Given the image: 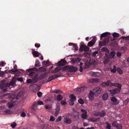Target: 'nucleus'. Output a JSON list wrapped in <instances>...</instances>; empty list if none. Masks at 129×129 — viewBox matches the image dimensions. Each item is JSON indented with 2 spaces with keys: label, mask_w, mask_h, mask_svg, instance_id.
I'll use <instances>...</instances> for the list:
<instances>
[{
  "label": "nucleus",
  "mask_w": 129,
  "mask_h": 129,
  "mask_svg": "<svg viewBox=\"0 0 129 129\" xmlns=\"http://www.w3.org/2000/svg\"><path fill=\"white\" fill-rule=\"evenodd\" d=\"M38 71V69L35 68H30L26 70V71L27 72H30L29 74V76H30L32 78L33 76L35 73V72L34 71L37 72Z\"/></svg>",
  "instance_id": "obj_1"
},
{
  "label": "nucleus",
  "mask_w": 129,
  "mask_h": 129,
  "mask_svg": "<svg viewBox=\"0 0 129 129\" xmlns=\"http://www.w3.org/2000/svg\"><path fill=\"white\" fill-rule=\"evenodd\" d=\"M117 88L112 90H109L111 95L112 96H113L116 94L119 93L120 92V90Z\"/></svg>",
  "instance_id": "obj_2"
},
{
  "label": "nucleus",
  "mask_w": 129,
  "mask_h": 129,
  "mask_svg": "<svg viewBox=\"0 0 129 129\" xmlns=\"http://www.w3.org/2000/svg\"><path fill=\"white\" fill-rule=\"evenodd\" d=\"M102 89L99 87H98L94 88L93 91L96 96H98L101 92Z\"/></svg>",
  "instance_id": "obj_3"
},
{
  "label": "nucleus",
  "mask_w": 129,
  "mask_h": 129,
  "mask_svg": "<svg viewBox=\"0 0 129 129\" xmlns=\"http://www.w3.org/2000/svg\"><path fill=\"white\" fill-rule=\"evenodd\" d=\"M89 50V48L85 44L81 45L79 48V50L81 51H87Z\"/></svg>",
  "instance_id": "obj_4"
},
{
  "label": "nucleus",
  "mask_w": 129,
  "mask_h": 129,
  "mask_svg": "<svg viewBox=\"0 0 129 129\" xmlns=\"http://www.w3.org/2000/svg\"><path fill=\"white\" fill-rule=\"evenodd\" d=\"M109 38L108 37L105 38L103 41L101 42L100 41L99 42V45L101 46L105 45L106 44L108 43L109 41Z\"/></svg>",
  "instance_id": "obj_5"
},
{
  "label": "nucleus",
  "mask_w": 129,
  "mask_h": 129,
  "mask_svg": "<svg viewBox=\"0 0 129 129\" xmlns=\"http://www.w3.org/2000/svg\"><path fill=\"white\" fill-rule=\"evenodd\" d=\"M16 79H15V77H13L12 78V80L9 83H7V86H13L16 84Z\"/></svg>",
  "instance_id": "obj_6"
},
{
  "label": "nucleus",
  "mask_w": 129,
  "mask_h": 129,
  "mask_svg": "<svg viewBox=\"0 0 129 129\" xmlns=\"http://www.w3.org/2000/svg\"><path fill=\"white\" fill-rule=\"evenodd\" d=\"M37 103L36 102H35L33 104V105L31 107V111L32 113L35 114V111L37 109Z\"/></svg>",
  "instance_id": "obj_7"
},
{
  "label": "nucleus",
  "mask_w": 129,
  "mask_h": 129,
  "mask_svg": "<svg viewBox=\"0 0 129 129\" xmlns=\"http://www.w3.org/2000/svg\"><path fill=\"white\" fill-rule=\"evenodd\" d=\"M96 40V37H94L91 41H90L88 43L87 45L89 47L92 46L94 44Z\"/></svg>",
  "instance_id": "obj_8"
},
{
  "label": "nucleus",
  "mask_w": 129,
  "mask_h": 129,
  "mask_svg": "<svg viewBox=\"0 0 129 129\" xmlns=\"http://www.w3.org/2000/svg\"><path fill=\"white\" fill-rule=\"evenodd\" d=\"M121 84L118 83H110V86H114L117 87V89H121Z\"/></svg>",
  "instance_id": "obj_9"
},
{
  "label": "nucleus",
  "mask_w": 129,
  "mask_h": 129,
  "mask_svg": "<svg viewBox=\"0 0 129 129\" xmlns=\"http://www.w3.org/2000/svg\"><path fill=\"white\" fill-rule=\"evenodd\" d=\"M68 70L70 72H74L77 71V68L76 67L73 66H69Z\"/></svg>",
  "instance_id": "obj_10"
},
{
  "label": "nucleus",
  "mask_w": 129,
  "mask_h": 129,
  "mask_svg": "<svg viewBox=\"0 0 129 129\" xmlns=\"http://www.w3.org/2000/svg\"><path fill=\"white\" fill-rule=\"evenodd\" d=\"M110 83H111V80H108L107 81V82H103L101 84V85L103 87H106V86H110Z\"/></svg>",
  "instance_id": "obj_11"
},
{
  "label": "nucleus",
  "mask_w": 129,
  "mask_h": 129,
  "mask_svg": "<svg viewBox=\"0 0 129 129\" xmlns=\"http://www.w3.org/2000/svg\"><path fill=\"white\" fill-rule=\"evenodd\" d=\"M110 99L111 101L113 102V105H117L119 104V102H118L117 99L115 97H112Z\"/></svg>",
  "instance_id": "obj_12"
},
{
  "label": "nucleus",
  "mask_w": 129,
  "mask_h": 129,
  "mask_svg": "<svg viewBox=\"0 0 129 129\" xmlns=\"http://www.w3.org/2000/svg\"><path fill=\"white\" fill-rule=\"evenodd\" d=\"M63 117L64 122L69 124H70L72 123V120L70 118H67L66 116H64Z\"/></svg>",
  "instance_id": "obj_13"
},
{
  "label": "nucleus",
  "mask_w": 129,
  "mask_h": 129,
  "mask_svg": "<svg viewBox=\"0 0 129 129\" xmlns=\"http://www.w3.org/2000/svg\"><path fill=\"white\" fill-rule=\"evenodd\" d=\"M67 62L64 59H62L61 61H58V65L59 66H63L65 65L66 63Z\"/></svg>",
  "instance_id": "obj_14"
},
{
  "label": "nucleus",
  "mask_w": 129,
  "mask_h": 129,
  "mask_svg": "<svg viewBox=\"0 0 129 129\" xmlns=\"http://www.w3.org/2000/svg\"><path fill=\"white\" fill-rule=\"evenodd\" d=\"M110 60V58L108 56V55L107 54H105V59L103 61L104 63V64L107 63Z\"/></svg>",
  "instance_id": "obj_15"
},
{
  "label": "nucleus",
  "mask_w": 129,
  "mask_h": 129,
  "mask_svg": "<svg viewBox=\"0 0 129 129\" xmlns=\"http://www.w3.org/2000/svg\"><path fill=\"white\" fill-rule=\"evenodd\" d=\"M94 93L92 91H90L88 96L90 100H92L94 99Z\"/></svg>",
  "instance_id": "obj_16"
},
{
  "label": "nucleus",
  "mask_w": 129,
  "mask_h": 129,
  "mask_svg": "<svg viewBox=\"0 0 129 129\" xmlns=\"http://www.w3.org/2000/svg\"><path fill=\"white\" fill-rule=\"evenodd\" d=\"M17 66L15 65L14 66V69H12L11 70H9V72L11 73H12V72H18V73H19V72L18 71L17 69Z\"/></svg>",
  "instance_id": "obj_17"
},
{
  "label": "nucleus",
  "mask_w": 129,
  "mask_h": 129,
  "mask_svg": "<svg viewBox=\"0 0 129 129\" xmlns=\"http://www.w3.org/2000/svg\"><path fill=\"white\" fill-rule=\"evenodd\" d=\"M73 117L74 118L75 120H77L79 118V114L78 112H75L73 115Z\"/></svg>",
  "instance_id": "obj_18"
},
{
  "label": "nucleus",
  "mask_w": 129,
  "mask_h": 129,
  "mask_svg": "<svg viewBox=\"0 0 129 129\" xmlns=\"http://www.w3.org/2000/svg\"><path fill=\"white\" fill-rule=\"evenodd\" d=\"M86 88L84 86L78 88L77 90V93H79L80 92L84 91Z\"/></svg>",
  "instance_id": "obj_19"
},
{
  "label": "nucleus",
  "mask_w": 129,
  "mask_h": 129,
  "mask_svg": "<svg viewBox=\"0 0 129 129\" xmlns=\"http://www.w3.org/2000/svg\"><path fill=\"white\" fill-rule=\"evenodd\" d=\"M38 76V75L37 74H35L32 78V80L34 83L37 81Z\"/></svg>",
  "instance_id": "obj_20"
},
{
  "label": "nucleus",
  "mask_w": 129,
  "mask_h": 129,
  "mask_svg": "<svg viewBox=\"0 0 129 129\" xmlns=\"http://www.w3.org/2000/svg\"><path fill=\"white\" fill-rule=\"evenodd\" d=\"M52 92L56 94H61L63 93V92L59 89H55L52 91Z\"/></svg>",
  "instance_id": "obj_21"
},
{
  "label": "nucleus",
  "mask_w": 129,
  "mask_h": 129,
  "mask_svg": "<svg viewBox=\"0 0 129 129\" xmlns=\"http://www.w3.org/2000/svg\"><path fill=\"white\" fill-rule=\"evenodd\" d=\"M110 33L108 32H105L102 34L101 36L100 40L102 39V38L105 37L107 35H110Z\"/></svg>",
  "instance_id": "obj_22"
},
{
  "label": "nucleus",
  "mask_w": 129,
  "mask_h": 129,
  "mask_svg": "<svg viewBox=\"0 0 129 129\" xmlns=\"http://www.w3.org/2000/svg\"><path fill=\"white\" fill-rule=\"evenodd\" d=\"M70 98L71 99H70V101H75L76 100V96L73 94H71L70 95Z\"/></svg>",
  "instance_id": "obj_23"
},
{
  "label": "nucleus",
  "mask_w": 129,
  "mask_h": 129,
  "mask_svg": "<svg viewBox=\"0 0 129 129\" xmlns=\"http://www.w3.org/2000/svg\"><path fill=\"white\" fill-rule=\"evenodd\" d=\"M61 70V68L60 67H57L56 68L54 71L52 72V73L53 74H55L58 72H59Z\"/></svg>",
  "instance_id": "obj_24"
},
{
  "label": "nucleus",
  "mask_w": 129,
  "mask_h": 129,
  "mask_svg": "<svg viewBox=\"0 0 129 129\" xmlns=\"http://www.w3.org/2000/svg\"><path fill=\"white\" fill-rule=\"evenodd\" d=\"M42 64L46 65L47 66H48L51 63L49 62V61L48 60L47 61H43L42 62Z\"/></svg>",
  "instance_id": "obj_25"
},
{
  "label": "nucleus",
  "mask_w": 129,
  "mask_h": 129,
  "mask_svg": "<svg viewBox=\"0 0 129 129\" xmlns=\"http://www.w3.org/2000/svg\"><path fill=\"white\" fill-rule=\"evenodd\" d=\"M99 80L98 79H90L89 81L90 82H95L98 83L99 81Z\"/></svg>",
  "instance_id": "obj_26"
},
{
  "label": "nucleus",
  "mask_w": 129,
  "mask_h": 129,
  "mask_svg": "<svg viewBox=\"0 0 129 129\" xmlns=\"http://www.w3.org/2000/svg\"><path fill=\"white\" fill-rule=\"evenodd\" d=\"M39 121L41 120L43 122V120L46 119L45 117L41 115H39L37 117Z\"/></svg>",
  "instance_id": "obj_27"
},
{
  "label": "nucleus",
  "mask_w": 129,
  "mask_h": 129,
  "mask_svg": "<svg viewBox=\"0 0 129 129\" xmlns=\"http://www.w3.org/2000/svg\"><path fill=\"white\" fill-rule=\"evenodd\" d=\"M34 56L35 57H38L39 56V52L37 51H35L32 52Z\"/></svg>",
  "instance_id": "obj_28"
},
{
  "label": "nucleus",
  "mask_w": 129,
  "mask_h": 129,
  "mask_svg": "<svg viewBox=\"0 0 129 129\" xmlns=\"http://www.w3.org/2000/svg\"><path fill=\"white\" fill-rule=\"evenodd\" d=\"M46 73H45L43 74H41L40 75L39 78H41V79L45 78L47 75Z\"/></svg>",
  "instance_id": "obj_29"
},
{
  "label": "nucleus",
  "mask_w": 129,
  "mask_h": 129,
  "mask_svg": "<svg viewBox=\"0 0 129 129\" xmlns=\"http://www.w3.org/2000/svg\"><path fill=\"white\" fill-rule=\"evenodd\" d=\"M100 116L101 117H104L106 114L105 111L104 110H103L101 112H100Z\"/></svg>",
  "instance_id": "obj_30"
},
{
  "label": "nucleus",
  "mask_w": 129,
  "mask_h": 129,
  "mask_svg": "<svg viewBox=\"0 0 129 129\" xmlns=\"http://www.w3.org/2000/svg\"><path fill=\"white\" fill-rule=\"evenodd\" d=\"M98 52L97 51H95L94 52H92L91 54L92 57H94L96 56V55H98Z\"/></svg>",
  "instance_id": "obj_31"
},
{
  "label": "nucleus",
  "mask_w": 129,
  "mask_h": 129,
  "mask_svg": "<svg viewBox=\"0 0 129 129\" xmlns=\"http://www.w3.org/2000/svg\"><path fill=\"white\" fill-rule=\"evenodd\" d=\"M33 86L36 90L38 91H39L40 90V87L39 86L36 84H35Z\"/></svg>",
  "instance_id": "obj_32"
},
{
  "label": "nucleus",
  "mask_w": 129,
  "mask_h": 129,
  "mask_svg": "<svg viewBox=\"0 0 129 129\" xmlns=\"http://www.w3.org/2000/svg\"><path fill=\"white\" fill-rule=\"evenodd\" d=\"M63 99V97L60 94H59L58 95L57 97V99L58 101H60Z\"/></svg>",
  "instance_id": "obj_33"
},
{
  "label": "nucleus",
  "mask_w": 129,
  "mask_h": 129,
  "mask_svg": "<svg viewBox=\"0 0 129 129\" xmlns=\"http://www.w3.org/2000/svg\"><path fill=\"white\" fill-rule=\"evenodd\" d=\"M92 75V76L94 77H99L100 75V74L99 72H94Z\"/></svg>",
  "instance_id": "obj_34"
},
{
  "label": "nucleus",
  "mask_w": 129,
  "mask_h": 129,
  "mask_svg": "<svg viewBox=\"0 0 129 129\" xmlns=\"http://www.w3.org/2000/svg\"><path fill=\"white\" fill-rule=\"evenodd\" d=\"M108 97V94L107 93L104 94L102 96V98L103 100H106L107 99Z\"/></svg>",
  "instance_id": "obj_35"
},
{
  "label": "nucleus",
  "mask_w": 129,
  "mask_h": 129,
  "mask_svg": "<svg viewBox=\"0 0 129 129\" xmlns=\"http://www.w3.org/2000/svg\"><path fill=\"white\" fill-rule=\"evenodd\" d=\"M89 64H96V61L92 59L90 60L89 61Z\"/></svg>",
  "instance_id": "obj_36"
},
{
  "label": "nucleus",
  "mask_w": 129,
  "mask_h": 129,
  "mask_svg": "<svg viewBox=\"0 0 129 129\" xmlns=\"http://www.w3.org/2000/svg\"><path fill=\"white\" fill-rule=\"evenodd\" d=\"M36 63L35 64V66L36 67H39L41 66L40 62L38 60H36L35 62Z\"/></svg>",
  "instance_id": "obj_37"
},
{
  "label": "nucleus",
  "mask_w": 129,
  "mask_h": 129,
  "mask_svg": "<svg viewBox=\"0 0 129 129\" xmlns=\"http://www.w3.org/2000/svg\"><path fill=\"white\" fill-rule=\"evenodd\" d=\"M39 70L40 72H44L46 71V70L45 68L42 67H40L39 68Z\"/></svg>",
  "instance_id": "obj_38"
},
{
  "label": "nucleus",
  "mask_w": 129,
  "mask_h": 129,
  "mask_svg": "<svg viewBox=\"0 0 129 129\" xmlns=\"http://www.w3.org/2000/svg\"><path fill=\"white\" fill-rule=\"evenodd\" d=\"M7 106L9 109H11L14 106V105L12 103L9 102L8 103Z\"/></svg>",
  "instance_id": "obj_39"
},
{
  "label": "nucleus",
  "mask_w": 129,
  "mask_h": 129,
  "mask_svg": "<svg viewBox=\"0 0 129 129\" xmlns=\"http://www.w3.org/2000/svg\"><path fill=\"white\" fill-rule=\"evenodd\" d=\"M116 71L120 74H122L123 73L122 70L119 68H117Z\"/></svg>",
  "instance_id": "obj_40"
},
{
  "label": "nucleus",
  "mask_w": 129,
  "mask_h": 129,
  "mask_svg": "<svg viewBox=\"0 0 129 129\" xmlns=\"http://www.w3.org/2000/svg\"><path fill=\"white\" fill-rule=\"evenodd\" d=\"M61 75L60 74H55L52 76L54 79L55 78L61 76Z\"/></svg>",
  "instance_id": "obj_41"
},
{
  "label": "nucleus",
  "mask_w": 129,
  "mask_h": 129,
  "mask_svg": "<svg viewBox=\"0 0 129 129\" xmlns=\"http://www.w3.org/2000/svg\"><path fill=\"white\" fill-rule=\"evenodd\" d=\"M69 66H66L63 67L61 68V70L63 71H65L67 70H68L69 69Z\"/></svg>",
  "instance_id": "obj_42"
},
{
  "label": "nucleus",
  "mask_w": 129,
  "mask_h": 129,
  "mask_svg": "<svg viewBox=\"0 0 129 129\" xmlns=\"http://www.w3.org/2000/svg\"><path fill=\"white\" fill-rule=\"evenodd\" d=\"M99 119V118H91L90 119V120L93 122H97L98 120Z\"/></svg>",
  "instance_id": "obj_43"
},
{
  "label": "nucleus",
  "mask_w": 129,
  "mask_h": 129,
  "mask_svg": "<svg viewBox=\"0 0 129 129\" xmlns=\"http://www.w3.org/2000/svg\"><path fill=\"white\" fill-rule=\"evenodd\" d=\"M116 53L115 51H113L111 52L110 53V55L112 57V58H113L115 56Z\"/></svg>",
  "instance_id": "obj_44"
},
{
  "label": "nucleus",
  "mask_w": 129,
  "mask_h": 129,
  "mask_svg": "<svg viewBox=\"0 0 129 129\" xmlns=\"http://www.w3.org/2000/svg\"><path fill=\"white\" fill-rule=\"evenodd\" d=\"M78 103L81 104H84V102L82 99L80 98L78 101Z\"/></svg>",
  "instance_id": "obj_45"
},
{
  "label": "nucleus",
  "mask_w": 129,
  "mask_h": 129,
  "mask_svg": "<svg viewBox=\"0 0 129 129\" xmlns=\"http://www.w3.org/2000/svg\"><path fill=\"white\" fill-rule=\"evenodd\" d=\"M112 35L114 38H117L119 37V35L118 34L115 33L113 34Z\"/></svg>",
  "instance_id": "obj_46"
},
{
  "label": "nucleus",
  "mask_w": 129,
  "mask_h": 129,
  "mask_svg": "<svg viewBox=\"0 0 129 129\" xmlns=\"http://www.w3.org/2000/svg\"><path fill=\"white\" fill-rule=\"evenodd\" d=\"M106 124H107V126H106V129H111V126L110 124L109 123L106 122Z\"/></svg>",
  "instance_id": "obj_47"
},
{
  "label": "nucleus",
  "mask_w": 129,
  "mask_h": 129,
  "mask_svg": "<svg viewBox=\"0 0 129 129\" xmlns=\"http://www.w3.org/2000/svg\"><path fill=\"white\" fill-rule=\"evenodd\" d=\"M26 82L28 83H31L32 84L34 83L33 81L32 80L30 79H28L27 80Z\"/></svg>",
  "instance_id": "obj_48"
},
{
  "label": "nucleus",
  "mask_w": 129,
  "mask_h": 129,
  "mask_svg": "<svg viewBox=\"0 0 129 129\" xmlns=\"http://www.w3.org/2000/svg\"><path fill=\"white\" fill-rule=\"evenodd\" d=\"M116 127L117 129H122V126L121 124H118Z\"/></svg>",
  "instance_id": "obj_49"
},
{
  "label": "nucleus",
  "mask_w": 129,
  "mask_h": 129,
  "mask_svg": "<svg viewBox=\"0 0 129 129\" xmlns=\"http://www.w3.org/2000/svg\"><path fill=\"white\" fill-rule=\"evenodd\" d=\"M87 117L86 114L83 113L81 115L82 118L84 119H86Z\"/></svg>",
  "instance_id": "obj_50"
},
{
  "label": "nucleus",
  "mask_w": 129,
  "mask_h": 129,
  "mask_svg": "<svg viewBox=\"0 0 129 129\" xmlns=\"http://www.w3.org/2000/svg\"><path fill=\"white\" fill-rule=\"evenodd\" d=\"M118 124L116 121H114L112 123V125L114 127H116Z\"/></svg>",
  "instance_id": "obj_51"
},
{
  "label": "nucleus",
  "mask_w": 129,
  "mask_h": 129,
  "mask_svg": "<svg viewBox=\"0 0 129 129\" xmlns=\"http://www.w3.org/2000/svg\"><path fill=\"white\" fill-rule=\"evenodd\" d=\"M16 81L17 80L21 82H22L23 81V79L22 77L17 78L16 79Z\"/></svg>",
  "instance_id": "obj_52"
},
{
  "label": "nucleus",
  "mask_w": 129,
  "mask_h": 129,
  "mask_svg": "<svg viewBox=\"0 0 129 129\" xmlns=\"http://www.w3.org/2000/svg\"><path fill=\"white\" fill-rule=\"evenodd\" d=\"M101 50L102 51L107 52L108 50V49L107 47H103L101 48Z\"/></svg>",
  "instance_id": "obj_53"
},
{
  "label": "nucleus",
  "mask_w": 129,
  "mask_h": 129,
  "mask_svg": "<svg viewBox=\"0 0 129 129\" xmlns=\"http://www.w3.org/2000/svg\"><path fill=\"white\" fill-rule=\"evenodd\" d=\"M4 112H6L8 114H10L11 113V111L10 110L6 109L5 110Z\"/></svg>",
  "instance_id": "obj_54"
},
{
  "label": "nucleus",
  "mask_w": 129,
  "mask_h": 129,
  "mask_svg": "<svg viewBox=\"0 0 129 129\" xmlns=\"http://www.w3.org/2000/svg\"><path fill=\"white\" fill-rule=\"evenodd\" d=\"M73 47L74 48V49L75 50H78V46L76 44L73 43Z\"/></svg>",
  "instance_id": "obj_55"
},
{
  "label": "nucleus",
  "mask_w": 129,
  "mask_h": 129,
  "mask_svg": "<svg viewBox=\"0 0 129 129\" xmlns=\"http://www.w3.org/2000/svg\"><path fill=\"white\" fill-rule=\"evenodd\" d=\"M12 96H13V100H14L15 98H16V100H18L19 99V98H20V96H18V95H17L16 97L15 95H12Z\"/></svg>",
  "instance_id": "obj_56"
},
{
  "label": "nucleus",
  "mask_w": 129,
  "mask_h": 129,
  "mask_svg": "<svg viewBox=\"0 0 129 129\" xmlns=\"http://www.w3.org/2000/svg\"><path fill=\"white\" fill-rule=\"evenodd\" d=\"M46 108L47 109H50L51 108V106L50 105H46L45 106Z\"/></svg>",
  "instance_id": "obj_57"
},
{
  "label": "nucleus",
  "mask_w": 129,
  "mask_h": 129,
  "mask_svg": "<svg viewBox=\"0 0 129 129\" xmlns=\"http://www.w3.org/2000/svg\"><path fill=\"white\" fill-rule=\"evenodd\" d=\"M56 107L55 110H60V107L59 105L57 104L56 105Z\"/></svg>",
  "instance_id": "obj_58"
},
{
  "label": "nucleus",
  "mask_w": 129,
  "mask_h": 129,
  "mask_svg": "<svg viewBox=\"0 0 129 129\" xmlns=\"http://www.w3.org/2000/svg\"><path fill=\"white\" fill-rule=\"evenodd\" d=\"M129 102V99H127L124 102V104H125L126 105Z\"/></svg>",
  "instance_id": "obj_59"
},
{
  "label": "nucleus",
  "mask_w": 129,
  "mask_h": 129,
  "mask_svg": "<svg viewBox=\"0 0 129 129\" xmlns=\"http://www.w3.org/2000/svg\"><path fill=\"white\" fill-rule=\"evenodd\" d=\"M60 103L62 105H64L67 104L66 101H61L60 102Z\"/></svg>",
  "instance_id": "obj_60"
},
{
  "label": "nucleus",
  "mask_w": 129,
  "mask_h": 129,
  "mask_svg": "<svg viewBox=\"0 0 129 129\" xmlns=\"http://www.w3.org/2000/svg\"><path fill=\"white\" fill-rule=\"evenodd\" d=\"M54 78L52 76L50 77L48 79V81H50L53 80H54Z\"/></svg>",
  "instance_id": "obj_61"
},
{
  "label": "nucleus",
  "mask_w": 129,
  "mask_h": 129,
  "mask_svg": "<svg viewBox=\"0 0 129 129\" xmlns=\"http://www.w3.org/2000/svg\"><path fill=\"white\" fill-rule=\"evenodd\" d=\"M59 110H55V116H57L59 113Z\"/></svg>",
  "instance_id": "obj_62"
},
{
  "label": "nucleus",
  "mask_w": 129,
  "mask_h": 129,
  "mask_svg": "<svg viewBox=\"0 0 129 129\" xmlns=\"http://www.w3.org/2000/svg\"><path fill=\"white\" fill-rule=\"evenodd\" d=\"M16 124L15 122H13V123L11 125V126L12 128H14L16 125Z\"/></svg>",
  "instance_id": "obj_63"
},
{
  "label": "nucleus",
  "mask_w": 129,
  "mask_h": 129,
  "mask_svg": "<svg viewBox=\"0 0 129 129\" xmlns=\"http://www.w3.org/2000/svg\"><path fill=\"white\" fill-rule=\"evenodd\" d=\"M55 120V118L54 117L52 116H51L50 119V121H54Z\"/></svg>",
  "instance_id": "obj_64"
}]
</instances>
